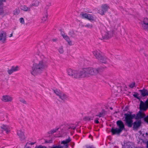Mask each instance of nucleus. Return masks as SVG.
<instances>
[{
    "label": "nucleus",
    "instance_id": "49",
    "mask_svg": "<svg viewBox=\"0 0 148 148\" xmlns=\"http://www.w3.org/2000/svg\"><path fill=\"white\" fill-rule=\"evenodd\" d=\"M12 34H13V32H12V33H11V34H10V36H9V37H12Z\"/></svg>",
    "mask_w": 148,
    "mask_h": 148
},
{
    "label": "nucleus",
    "instance_id": "16",
    "mask_svg": "<svg viewBox=\"0 0 148 148\" xmlns=\"http://www.w3.org/2000/svg\"><path fill=\"white\" fill-rule=\"evenodd\" d=\"M17 134L19 136L21 140H23L25 139L24 134L21 130L18 131Z\"/></svg>",
    "mask_w": 148,
    "mask_h": 148
},
{
    "label": "nucleus",
    "instance_id": "27",
    "mask_svg": "<svg viewBox=\"0 0 148 148\" xmlns=\"http://www.w3.org/2000/svg\"><path fill=\"white\" fill-rule=\"evenodd\" d=\"M69 35L73 37L76 36V35L73 30H71L70 31L69 33Z\"/></svg>",
    "mask_w": 148,
    "mask_h": 148
},
{
    "label": "nucleus",
    "instance_id": "11",
    "mask_svg": "<svg viewBox=\"0 0 148 148\" xmlns=\"http://www.w3.org/2000/svg\"><path fill=\"white\" fill-rule=\"evenodd\" d=\"M13 99V98L9 95H3L2 97V100L5 102H11Z\"/></svg>",
    "mask_w": 148,
    "mask_h": 148
},
{
    "label": "nucleus",
    "instance_id": "2",
    "mask_svg": "<svg viewBox=\"0 0 148 148\" xmlns=\"http://www.w3.org/2000/svg\"><path fill=\"white\" fill-rule=\"evenodd\" d=\"M67 72L69 76L78 79L86 77L85 68L78 71L69 68L67 69Z\"/></svg>",
    "mask_w": 148,
    "mask_h": 148
},
{
    "label": "nucleus",
    "instance_id": "51",
    "mask_svg": "<svg viewBox=\"0 0 148 148\" xmlns=\"http://www.w3.org/2000/svg\"><path fill=\"white\" fill-rule=\"evenodd\" d=\"M35 143H30L29 144H30L31 145H33L35 144Z\"/></svg>",
    "mask_w": 148,
    "mask_h": 148
},
{
    "label": "nucleus",
    "instance_id": "52",
    "mask_svg": "<svg viewBox=\"0 0 148 148\" xmlns=\"http://www.w3.org/2000/svg\"><path fill=\"white\" fill-rule=\"evenodd\" d=\"M65 147L66 148H67L69 147V145L67 144H66L65 145Z\"/></svg>",
    "mask_w": 148,
    "mask_h": 148
},
{
    "label": "nucleus",
    "instance_id": "31",
    "mask_svg": "<svg viewBox=\"0 0 148 148\" xmlns=\"http://www.w3.org/2000/svg\"><path fill=\"white\" fill-rule=\"evenodd\" d=\"M87 14V13H84L83 12H82L80 14V16L82 18H86Z\"/></svg>",
    "mask_w": 148,
    "mask_h": 148
},
{
    "label": "nucleus",
    "instance_id": "53",
    "mask_svg": "<svg viewBox=\"0 0 148 148\" xmlns=\"http://www.w3.org/2000/svg\"><path fill=\"white\" fill-rule=\"evenodd\" d=\"M145 134L146 135V137H148V133L147 132H146L145 133Z\"/></svg>",
    "mask_w": 148,
    "mask_h": 148
},
{
    "label": "nucleus",
    "instance_id": "30",
    "mask_svg": "<svg viewBox=\"0 0 148 148\" xmlns=\"http://www.w3.org/2000/svg\"><path fill=\"white\" fill-rule=\"evenodd\" d=\"M53 91L56 95L59 96L62 93L60 90H58L57 89L53 90Z\"/></svg>",
    "mask_w": 148,
    "mask_h": 148
},
{
    "label": "nucleus",
    "instance_id": "1",
    "mask_svg": "<svg viewBox=\"0 0 148 148\" xmlns=\"http://www.w3.org/2000/svg\"><path fill=\"white\" fill-rule=\"evenodd\" d=\"M47 66V59L44 58L42 60L40 61L38 63L33 64L32 70H31V73L34 76L40 74Z\"/></svg>",
    "mask_w": 148,
    "mask_h": 148
},
{
    "label": "nucleus",
    "instance_id": "22",
    "mask_svg": "<svg viewBox=\"0 0 148 148\" xmlns=\"http://www.w3.org/2000/svg\"><path fill=\"white\" fill-rule=\"evenodd\" d=\"M21 8L22 10L25 11H30V8H28L25 5L22 6Z\"/></svg>",
    "mask_w": 148,
    "mask_h": 148
},
{
    "label": "nucleus",
    "instance_id": "24",
    "mask_svg": "<svg viewBox=\"0 0 148 148\" xmlns=\"http://www.w3.org/2000/svg\"><path fill=\"white\" fill-rule=\"evenodd\" d=\"M86 18L89 21H93L94 20V17L91 15L89 14H87Z\"/></svg>",
    "mask_w": 148,
    "mask_h": 148
},
{
    "label": "nucleus",
    "instance_id": "8",
    "mask_svg": "<svg viewBox=\"0 0 148 148\" xmlns=\"http://www.w3.org/2000/svg\"><path fill=\"white\" fill-rule=\"evenodd\" d=\"M142 28L145 30H148V18H145L141 22Z\"/></svg>",
    "mask_w": 148,
    "mask_h": 148
},
{
    "label": "nucleus",
    "instance_id": "48",
    "mask_svg": "<svg viewBox=\"0 0 148 148\" xmlns=\"http://www.w3.org/2000/svg\"><path fill=\"white\" fill-rule=\"evenodd\" d=\"M57 40H58L57 38L53 39L52 40V41L53 42H56V41Z\"/></svg>",
    "mask_w": 148,
    "mask_h": 148
},
{
    "label": "nucleus",
    "instance_id": "29",
    "mask_svg": "<svg viewBox=\"0 0 148 148\" xmlns=\"http://www.w3.org/2000/svg\"><path fill=\"white\" fill-rule=\"evenodd\" d=\"M14 15H18L20 12L19 9V8H16L13 11Z\"/></svg>",
    "mask_w": 148,
    "mask_h": 148
},
{
    "label": "nucleus",
    "instance_id": "42",
    "mask_svg": "<svg viewBox=\"0 0 148 148\" xmlns=\"http://www.w3.org/2000/svg\"><path fill=\"white\" fill-rule=\"evenodd\" d=\"M20 23L22 24H24L25 23L24 18L22 17L21 18H20Z\"/></svg>",
    "mask_w": 148,
    "mask_h": 148
},
{
    "label": "nucleus",
    "instance_id": "41",
    "mask_svg": "<svg viewBox=\"0 0 148 148\" xmlns=\"http://www.w3.org/2000/svg\"><path fill=\"white\" fill-rule=\"evenodd\" d=\"M135 85V82H134L133 83L130 84L129 86L131 88H133L134 86Z\"/></svg>",
    "mask_w": 148,
    "mask_h": 148
},
{
    "label": "nucleus",
    "instance_id": "4",
    "mask_svg": "<svg viewBox=\"0 0 148 148\" xmlns=\"http://www.w3.org/2000/svg\"><path fill=\"white\" fill-rule=\"evenodd\" d=\"M130 114H124L126 124L127 127H131L132 125L133 119H135L136 116L135 114H132V112H129Z\"/></svg>",
    "mask_w": 148,
    "mask_h": 148
},
{
    "label": "nucleus",
    "instance_id": "47",
    "mask_svg": "<svg viewBox=\"0 0 148 148\" xmlns=\"http://www.w3.org/2000/svg\"><path fill=\"white\" fill-rule=\"evenodd\" d=\"M45 143H52V141L51 140H46L45 141Z\"/></svg>",
    "mask_w": 148,
    "mask_h": 148
},
{
    "label": "nucleus",
    "instance_id": "34",
    "mask_svg": "<svg viewBox=\"0 0 148 148\" xmlns=\"http://www.w3.org/2000/svg\"><path fill=\"white\" fill-rule=\"evenodd\" d=\"M58 51L60 53L62 54L63 53L64 51L63 47L62 46H61L58 49Z\"/></svg>",
    "mask_w": 148,
    "mask_h": 148
},
{
    "label": "nucleus",
    "instance_id": "35",
    "mask_svg": "<svg viewBox=\"0 0 148 148\" xmlns=\"http://www.w3.org/2000/svg\"><path fill=\"white\" fill-rule=\"evenodd\" d=\"M138 94L137 92H135V94L133 95V96L139 100H140V98L138 96Z\"/></svg>",
    "mask_w": 148,
    "mask_h": 148
},
{
    "label": "nucleus",
    "instance_id": "25",
    "mask_svg": "<svg viewBox=\"0 0 148 148\" xmlns=\"http://www.w3.org/2000/svg\"><path fill=\"white\" fill-rule=\"evenodd\" d=\"M48 16V15L47 12L43 15L42 18V20L43 22H45L47 20Z\"/></svg>",
    "mask_w": 148,
    "mask_h": 148
},
{
    "label": "nucleus",
    "instance_id": "17",
    "mask_svg": "<svg viewBox=\"0 0 148 148\" xmlns=\"http://www.w3.org/2000/svg\"><path fill=\"white\" fill-rule=\"evenodd\" d=\"M99 60L102 63L105 64L107 63L108 60L107 58L106 57L101 56Z\"/></svg>",
    "mask_w": 148,
    "mask_h": 148
},
{
    "label": "nucleus",
    "instance_id": "55",
    "mask_svg": "<svg viewBox=\"0 0 148 148\" xmlns=\"http://www.w3.org/2000/svg\"><path fill=\"white\" fill-rule=\"evenodd\" d=\"M110 109H111V110H112V107H110Z\"/></svg>",
    "mask_w": 148,
    "mask_h": 148
},
{
    "label": "nucleus",
    "instance_id": "6",
    "mask_svg": "<svg viewBox=\"0 0 148 148\" xmlns=\"http://www.w3.org/2000/svg\"><path fill=\"white\" fill-rule=\"evenodd\" d=\"M142 125V121L141 120L136 121L133 123H132L133 129L134 130H137Z\"/></svg>",
    "mask_w": 148,
    "mask_h": 148
},
{
    "label": "nucleus",
    "instance_id": "10",
    "mask_svg": "<svg viewBox=\"0 0 148 148\" xmlns=\"http://www.w3.org/2000/svg\"><path fill=\"white\" fill-rule=\"evenodd\" d=\"M117 126L119 127L118 129L122 131L123 130L125 129V126L124 124L121 120H118L116 121V122Z\"/></svg>",
    "mask_w": 148,
    "mask_h": 148
},
{
    "label": "nucleus",
    "instance_id": "18",
    "mask_svg": "<svg viewBox=\"0 0 148 148\" xmlns=\"http://www.w3.org/2000/svg\"><path fill=\"white\" fill-rule=\"evenodd\" d=\"M59 98L64 101L66 100H67L68 98V96L66 94L62 93L59 96Z\"/></svg>",
    "mask_w": 148,
    "mask_h": 148
},
{
    "label": "nucleus",
    "instance_id": "13",
    "mask_svg": "<svg viewBox=\"0 0 148 148\" xmlns=\"http://www.w3.org/2000/svg\"><path fill=\"white\" fill-rule=\"evenodd\" d=\"M148 108L145 105V103H144L142 100L140 101V103L139 106V109L141 110L146 111Z\"/></svg>",
    "mask_w": 148,
    "mask_h": 148
},
{
    "label": "nucleus",
    "instance_id": "46",
    "mask_svg": "<svg viewBox=\"0 0 148 148\" xmlns=\"http://www.w3.org/2000/svg\"><path fill=\"white\" fill-rule=\"evenodd\" d=\"M145 103L147 107L148 108V99H147L145 101Z\"/></svg>",
    "mask_w": 148,
    "mask_h": 148
},
{
    "label": "nucleus",
    "instance_id": "23",
    "mask_svg": "<svg viewBox=\"0 0 148 148\" xmlns=\"http://www.w3.org/2000/svg\"><path fill=\"white\" fill-rule=\"evenodd\" d=\"M59 129V128L58 127H56L55 128L53 129L48 132V133L49 134H53L56 132V131L58 130Z\"/></svg>",
    "mask_w": 148,
    "mask_h": 148
},
{
    "label": "nucleus",
    "instance_id": "15",
    "mask_svg": "<svg viewBox=\"0 0 148 148\" xmlns=\"http://www.w3.org/2000/svg\"><path fill=\"white\" fill-rule=\"evenodd\" d=\"M106 114V111L105 110H102L100 112L96 115V116L99 117V118L104 117Z\"/></svg>",
    "mask_w": 148,
    "mask_h": 148
},
{
    "label": "nucleus",
    "instance_id": "44",
    "mask_svg": "<svg viewBox=\"0 0 148 148\" xmlns=\"http://www.w3.org/2000/svg\"><path fill=\"white\" fill-rule=\"evenodd\" d=\"M144 121L148 123V115H147L146 117L145 116L144 118Z\"/></svg>",
    "mask_w": 148,
    "mask_h": 148
},
{
    "label": "nucleus",
    "instance_id": "33",
    "mask_svg": "<svg viewBox=\"0 0 148 148\" xmlns=\"http://www.w3.org/2000/svg\"><path fill=\"white\" fill-rule=\"evenodd\" d=\"M19 100L22 103H23L25 104H26V101L24 99H23L21 97H19Z\"/></svg>",
    "mask_w": 148,
    "mask_h": 148
},
{
    "label": "nucleus",
    "instance_id": "38",
    "mask_svg": "<svg viewBox=\"0 0 148 148\" xmlns=\"http://www.w3.org/2000/svg\"><path fill=\"white\" fill-rule=\"evenodd\" d=\"M4 13V11L3 10V7H1L0 8V15H1Z\"/></svg>",
    "mask_w": 148,
    "mask_h": 148
},
{
    "label": "nucleus",
    "instance_id": "43",
    "mask_svg": "<svg viewBox=\"0 0 148 148\" xmlns=\"http://www.w3.org/2000/svg\"><path fill=\"white\" fill-rule=\"evenodd\" d=\"M99 119L98 118H96L94 120L95 123L97 124L99 123V121H98V120Z\"/></svg>",
    "mask_w": 148,
    "mask_h": 148
},
{
    "label": "nucleus",
    "instance_id": "7",
    "mask_svg": "<svg viewBox=\"0 0 148 148\" xmlns=\"http://www.w3.org/2000/svg\"><path fill=\"white\" fill-rule=\"evenodd\" d=\"M109 8V7L107 4H103L101 6V9L99 10V12L101 14L103 15L104 14L105 12L107 11Z\"/></svg>",
    "mask_w": 148,
    "mask_h": 148
},
{
    "label": "nucleus",
    "instance_id": "3",
    "mask_svg": "<svg viewBox=\"0 0 148 148\" xmlns=\"http://www.w3.org/2000/svg\"><path fill=\"white\" fill-rule=\"evenodd\" d=\"M85 69L86 77L100 75L104 70L103 68L101 67L97 68L88 67L85 68Z\"/></svg>",
    "mask_w": 148,
    "mask_h": 148
},
{
    "label": "nucleus",
    "instance_id": "5",
    "mask_svg": "<svg viewBox=\"0 0 148 148\" xmlns=\"http://www.w3.org/2000/svg\"><path fill=\"white\" fill-rule=\"evenodd\" d=\"M6 33L3 30L0 31V42L2 43L5 42L6 39Z\"/></svg>",
    "mask_w": 148,
    "mask_h": 148
},
{
    "label": "nucleus",
    "instance_id": "54",
    "mask_svg": "<svg viewBox=\"0 0 148 148\" xmlns=\"http://www.w3.org/2000/svg\"><path fill=\"white\" fill-rule=\"evenodd\" d=\"M147 148H148V141H147Z\"/></svg>",
    "mask_w": 148,
    "mask_h": 148
},
{
    "label": "nucleus",
    "instance_id": "40",
    "mask_svg": "<svg viewBox=\"0 0 148 148\" xmlns=\"http://www.w3.org/2000/svg\"><path fill=\"white\" fill-rule=\"evenodd\" d=\"M7 72H8V73L9 75L11 74L12 73L14 72L13 70H12V68H11L10 69L8 70Z\"/></svg>",
    "mask_w": 148,
    "mask_h": 148
},
{
    "label": "nucleus",
    "instance_id": "26",
    "mask_svg": "<svg viewBox=\"0 0 148 148\" xmlns=\"http://www.w3.org/2000/svg\"><path fill=\"white\" fill-rule=\"evenodd\" d=\"M71 140L70 138L69 137L68 139L62 141L61 142V144H65L69 143L70 141H71Z\"/></svg>",
    "mask_w": 148,
    "mask_h": 148
},
{
    "label": "nucleus",
    "instance_id": "32",
    "mask_svg": "<svg viewBox=\"0 0 148 148\" xmlns=\"http://www.w3.org/2000/svg\"><path fill=\"white\" fill-rule=\"evenodd\" d=\"M11 68L14 72L18 71V66H13L11 67Z\"/></svg>",
    "mask_w": 148,
    "mask_h": 148
},
{
    "label": "nucleus",
    "instance_id": "50",
    "mask_svg": "<svg viewBox=\"0 0 148 148\" xmlns=\"http://www.w3.org/2000/svg\"><path fill=\"white\" fill-rule=\"evenodd\" d=\"M76 127L73 126L72 127V128L73 130H75L76 129Z\"/></svg>",
    "mask_w": 148,
    "mask_h": 148
},
{
    "label": "nucleus",
    "instance_id": "19",
    "mask_svg": "<svg viewBox=\"0 0 148 148\" xmlns=\"http://www.w3.org/2000/svg\"><path fill=\"white\" fill-rule=\"evenodd\" d=\"M93 53L96 58L98 60L102 56L100 55V53L96 50L94 51Z\"/></svg>",
    "mask_w": 148,
    "mask_h": 148
},
{
    "label": "nucleus",
    "instance_id": "45",
    "mask_svg": "<svg viewBox=\"0 0 148 148\" xmlns=\"http://www.w3.org/2000/svg\"><path fill=\"white\" fill-rule=\"evenodd\" d=\"M60 31L61 32V34L62 36H63L64 35V32L62 31L61 29L60 30Z\"/></svg>",
    "mask_w": 148,
    "mask_h": 148
},
{
    "label": "nucleus",
    "instance_id": "14",
    "mask_svg": "<svg viewBox=\"0 0 148 148\" xmlns=\"http://www.w3.org/2000/svg\"><path fill=\"white\" fill-rule=\"evenodd\" d=\"M139 91L140 92L142 96L145 97L148 96V91L147 90L144 88L142 90H139Z\"/></svg>",
    "mask_w": 148,
    "mask_h": 148
},
{
    "label": "nucleus",
    "instance_id": "28",
    "mask_svg": "<svg viewBox=\"0 0 148 148\" xmlns=\"http://www.w3.org/2000/svg\"><path fill=\"white\" fill-rule=\"evenodd\" d=\"M39 4V1L37 0H34L33 1L32 5L34 6H37Z\"/></svg>",
    "mask_w": 148,
    "mask_h": 148
},
{
    "label": "nucleus",
    "instance_id": "12",
    "mask_svg": "<svg viewBox=\"0 0 148 148\" xmlns=\"http://www.w3.org/2000/svg\"><path fill=\"white\" fill-rule=\"evenodd\" d=\"M112 134L113 135L117 134H120L122 132L118 128H115L114 127L112 128L111 131Z\"/></svg>",
    "mask_w": 148,
    "mask_h": 148
},
{
    "label": "nucleus",
    "instance_id": "9",
    "mask_svg": "<svg viewBox=\"0 0 148 148\" xmlns=\"http://www.w3.org/2000/svg\"><path fill=\"white\" fill-rule=\"evenodd\" d=\"M145 116V114L143 112L141 111H139L136 114L135 119L138 120H141L142 118H144Z\"/></svg>",
    "mask_w": 148,
    "mask_h": 148
},
{
    "label": "nucleus",
    "instance_id": "20",
    "mask_svg": "<svg viewBox=\"0 0 148 148\" xmlns=\"http://www.w3.org/2000/svg\"><path fill=\"white\" fill-rule=\"evenodd\" d=\"M1 128L3 130V131H6L7 133H8L10 131L9 127H8V126L6 125H3L1 127Z\"/></svg>",
    "mask_w": 148,
    "mask_h": 148
},
{
    "label": "nucleus",
    "instance_id": "39",
    "mask_svg": "<svg viewBox=\"0 0 148 148\" xmlns=\"http://www.w3.org/2000/svg\"><path fill=\"white\" fill-rule=\"evenodd\" d=\"M50 148H63V147L59 145L55 146L53 145L52 147H51Z\"/></svg>",
    "mask_w": 148,
    "mask_h": 148
},
{
    "label": "nucleus",
    "instance_id": "36",
    "mask_svg": "<svg viewBox=\"0 0 148 148\" xmlns=\"http://www.w3.org/2000/svg\"><path fill=\"white\" fill-rule=\"evenodd\" d=\"M84 26L88 28H91L93 27V25L92 24L89 23L85 25Z\"/></svg>",
    "mask_w": 148,
    "mask_h": 148
},
{
    "label": "nucleus",
    "instance_id": "21",
    "mask_svg": "<svg viewBox=\"0 0 148 148\" xmlns=\"http://www.w3.org/2000/svg\"><path fill=\"white\" fill-rule=\"evenodd\" d=\"M63 37L66 40L69 45H71V41L70 40V39L68 36L64 35Z\"/></svg>",
    "mask_w": 148,
    "mask_h": 148
},
{
    "label": "nucleus",
    "instance_id": "37",
    "mask_svg": "<svg viewBox=\"0 0 148 148\" xmlns=\"http://www.w3.org/2000/svg\"><path fill=\"white\" fill-rule=\"evenodd\" d=\"M84 119L86 121H89L90 119L92 120L93 119H91V117H90L89 116H86L84 117Z\"/></svg>",
    "mask_w": 148,
    "mask_h": 148
}]
</instances>
